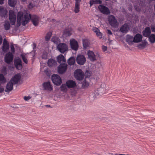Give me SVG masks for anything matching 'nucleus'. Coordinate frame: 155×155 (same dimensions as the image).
Segmentation results:
<instances>
[{"instance_id": "obj_1", "label": "nucleus", "mask_w": 155, "mask_h": 155, "mask_svg": "<svg viewBox=\"0 0 155 155\" xmlns=\"http://www.w3.org/2000/svg\"><path fill=\"white\" fill-rule=\"evenodd\" d=\"M17 18L18 26L20 25L21 22L22 25L25 26L28 22L30 19L35 26H38L39 22V18L38 16L36 15H31L27 12L24 13L21 12H18Z\"/></svg>"}, {"instance_id": "obj_2", "label": "nucleus", "mask_w": 155, "mask_h": 155, "mask_svg": "<svg viewBox=\"0 0 155 155\" xmlns=\"http://www.w3.org/2000/svg\"><path fill=\"white\" fill-rule=\"evenodd\" d=\"M108 21L110 25L113 27L117 28L118 23L115 17L113 15H110L108 16Z\"/></svg>"}, {"instance_id": "obj_3", "label": "nucleus", "mask_w": 155, "mask_h": 155, "mask_svg": "<svg viewBox=\"0 0 155 155\" xmlns=\"http://www.w3.org/2000/svg\"><path fill=\"white\" fill-rule=\"evenodd\" d=\"M74 76L75 78L78 80L81 81L83 79L84 74V72L80 69H77L74 72Z\"/></svg>"}, {"instance_id": "obj_4", "label": "nucleus", "mask_w": 155, "mask_h": 155, "mask_svg": "<svg viewBox=\"0 0 155 155\" xmlns=\"http://www.w3.org/2000/svg\"><path fill=\"white\" fill-rule=\"evenodd\" d=\"M57 48L58 50L62 54L66 53L68 51V46L64 43H59Z\"/></svg>"}, {"instance_id": "obj_5", "label": "nucleus", "mask_w": 155, "mask_h": 155, "mask_svg": "<svg viewBox=\"0 0 155 155\" xmlns=\"http://www.w3.org/2000/svg\"><path fill=\"white\" fill-rule=\"evenodd\" d=\"M51 79L53 83L56 86H59L62 83L61 78L57 74H53L51 77Z\"/></svg>"}, {"instance_id": "obj_6", "label": "nucleus", "mask_w": 155, "mask_h": 155, "mask_svg": "<svg viewBox=\"0 0 155 155\" xmlns=\"http://www.w3.org/2000/svg\"><path fill=\"white\" fill-rule=\"evenodd\" d=\"M9 19L10 23L12 25H14L15 23L16 16L14 12L12 10L9 11Z\"/></svg>"}, {"instance_id": "obj_7", "label": "nucleus", "mask_w": 155, "mask_h": 155, "mask_svg": "<svg viewBox=\"0 0 155 155\" xmlns=\"http://www.w3.org/2000/svg\"><path fill=\"white\" fill-rule=\"evenodd\" d=\"M76 62L80 65H83L86 61L85 56L82 54L78 55L76 58Z\"/></svg>"}, {"instance_id": "obj_8", "label": "nucleus", "mask_w": 155, "mask_h": 155, "mask_svg": "<svg viewBox=\"0 0 155 155\" xmlns=\"http://www.w3.org/2000/svg\"><path fill=\"white\" fill-rule=\"evenodd\" d=\"M70 43L71 49L75 51L78 49V41L74 39L73 38L70 40Z\"/></svg>"}, {"instance_id": "obj_9", "label": "nucleus", "mask_w": 155, "mask_h": 155, "mask_svg": "<svg viewBox=\"0 0 155 155\" xmlns=\"http://www.w3.org/2000/svg\"><path fill=\"white\" fill-rule=\"evenodd\" d=\"M67 68V65L65 63L60 64L58 67V71L59 74H62L64 73Z\"/></svg>"}, {"instance_id": "obj_10", "label": "nucleus", "mask_w": 155, "mask_h": 155, "mask_svg": "<svg viewBox=\"0 0 155 155\" xmlns=\"http://www.w3.org/2000/svg\"><path fill=\"white\" fill-rule=\"evenodd\" d=\"M98 8L100 12L103 14L108 15L110 13L109 9L105 6L100 5L98 6Z\"/></svg>"}, {"instance_id": "obj_11", "label": "nucleus", "mask_w": 155, "mask_h": 155, "mask_svg": "<svg viewBox=\"0 0 155 155\" xmlns=\"http://www.w3.org/2000/svg\"><path fill=\"white\" fill-rule=\"evenodd\" d=\"M13 59V55L12 53L10 51L7 53L5 57V61L8 63L10 64L11 62Z\"/></svg>"}, {"instance_id": "obj_12", "label": "nucleus", "mask_w": 155, "mask_h": 155, "mask_svg": "<svg viewBox=\"0 0 155 155\" xmlns=\"http://www.w3.org/2000/svg\"><path fill=\"white\" fill-rule=\"evenodd\" d=\"M14 64L17 69L18 70H21L22 68V62L19 58L15 60Z\"/></svg>"}, {"instance_id": "obj_13", "label": "nucleus", "mask_w": 155, "mask_h": 155, "mask_svg": "<svg viewBox=\"0 0 155 155\" xmlns=\"http://www.w3.org/2000/svg\"><path fill=\"white\" fill-rule=\"evenodd\" d=\"M9 45L8 42L6 39L4 38L3 40L2 46V50L4 52H7L9 49Z\"/></svg>"}, {"instance_id": "obj_14", "label": "nucleus", "mask_w": 155, "mask_h": 155, "mask_svg": "<svg viewBox=\"0 0 155 155\" xmlns=\"http://www.w3.org/2000/svg\"><path fill=\"white\" fill-rule=\"evenodd\" d=\"M129 28L128 24L125 23L120 27V31L123 33H126L128 31Z\"/></svg>"}, {"instance_id": "obj_15", "label": "nucleus", "mask_w": 155, "mask_h": 155, "mask_svg": "<svg viewBox=\"0 0 155 155\" xmlns=\"http://www.w3.org/2000/svg\"><path fill=\"white\" fill-rule=\"evenodd\" d=\"M87 55L89 59L91 61H94L96 60V56L92 51L89 50L87 51Z\"/></svg>"}, {"instance_id": "obj_16", "label": "nucleus", "mask_w": 155, "mask_h": 155, "mask_svg": "<svg viewBox=\"0 0 155 155\" xmlns=\"http://www.w3.org/2000/svg\"><path fill=\"white\" fill-rule=\"evenodd\" d=\"M0 16L4 18H6L7 17V10L3 7H0Z\"/></svg>"}, {"instance_id": "obj_17", "label": "nucleus", "mask_w": 155, "mask_h": 155, "mask_svg": "<svg viewBox=\"0 0 155 155\" xmlns=\"http://www.w3.org/2000/svg\"><path fill=\"white\" fill-rule=\"evenodd\" d=\"M43 86L44 89L45 90L51 91L53 90L52 85L49 81L43 83Z\"/></svg>"}, {"instance_id": "obj_18", "label": "nucleus", "mask_w": 155, "mask_h": 155, "mask_svg": "<svg viewBox=\"0 0 155 155\" xmlns=\"http://www.w3.org/2000/svg\"><path fill=\"white\" fill-rule=\"evenodd\" d=\"M21 77L19 74H17L11 79L10 81H11L14 84H17L19 81H20Z\"/></svg>"}, {"instance_id": "obj_19", "label": "nucleus", "mask_w": 155, "mask_h": 155, "mask_svg": "<svg viewBox=\"0 0 155 155\" xmlns=\"http://www.w3.org/2000/svg\"><path fill=\"white\" fill-rule=\"evenodd\" d=\"M151 33V31L150 27H147L143 31L142 34L143 36L148 37L150 35Z\"/></svg>"}, {"instance_id": "obj_20", "label": "nucleus", "mask_w": 155, "mask_h": 155, "mask_svg": "<svg viewBox=\"0 0 155 155\" xmlns=\"http://www.w3.org/2000/svg\"><path fill=\"white\" fill-rule=\"evenodd\" d=\"M105 86V84H103L101 85V87L97 89L96 91H97L98 94L102 95L106 92V90L104 88Z\"/></svg>"}, {"instance_id": "obj_21", "label": "nucleus", "mask_w": 155, "mask_h": 155, "mask_svg": "<svg viewBox=\"0 0 155 155\" xmlns=\"http://www.w3.org/2000/svg\"><path fill=\"white\" fill-rule=\"evenodd\" d=\"M142 35L139 34H137L134 37L133 41L134 43H138L142 41Z\"/></svg>"}, {"instance_id": "obj_22", "label": "nucleus", "mask_w": 155, "mask_h": 155, "mask_svg": "<svg viewBox=\"0 0 155 155\" xmlns=\"http://www.w3.org/2000/svg\"><path fill=\"white\" fill-rule=\"evenodd\" d=\"M13 83L10 81L8 82L6 86L5 91L9 92L11 91L13 89Z\"/></svg>"}, {"instance_id": "obj_23", "label": "nucleus", "mask_w": 155, "mask_h": 155, "mask_svg": "<svg viewBox=\"0 0 155 155\" xmlns=\"http://www.w3.org/2000/svg\"><path fill=\"white\" fill-rule=\"evenodd\" d=\"M66 84L67 87L69 88H72L76 86V83L72 80H69L66 81Z\"/></svg>"}, {"instance_id": "obj_24", "label": "nucleus", "mask_w": 155, "mask_h": 155, "mask_svg": "<svg viewBox=\"0 0 155 155\" xmlns=\"http://www.w3.org/2000/svg\"><path fill=\"white\" fill-rule=\"evenodd\" d=\"M57 60L58 63L61 64L65 63L66 59L64 56L61 54L59 55L57 57Z\"/></svg>"}, {"instance_id": "obj_25", "label": "nucleus", "mask_w": 155, "mask_h": 155, "mask_svg": "<svg viewBox=\"0 0 155 155\" xmlns=\"http://www.w3.org/2000/svg\"><path fill=\"white\" fill-rule=\"evenodd\" d=\"M47 64L49 67H51L56 66L57 63L55 60L51 58L48 60Z\"/></svg>"}, {"instance_id": "obj_26", "label": "nucleus", "mask_w": 155, "mask_h": 155, "mask_svg": "<svg viewBox=\"0 0 155 155\" xmlns=\"http://www.w3.org/2000/svg\"><path fill=\"white\" fill-rule=\"evenodd\" d=\"M51 41L54 44L58 45L60 43V39L57 36H53L51 39Z\"/></svg>"}, {"instance_id": "obj_27", "label": "nucleus", "mask_w": 155, "mask_h": 155, "mask_svg": "<svg viewBox=\"0 0 155 155\" xmlns=\"http://www.w3.org/2000/svg\"><path fill=\"white\" fill-rule=\"evenodd\" d=\"M147 43V41L146 40H144L141 43L138 44L137 47L140 49H143L146 47Z\"/></svg>"}, {"instance_id": "obj_28", "label": "nucleus", "mask_w": 155, "mask_h": 155, "mask_svg": "<svg viewBox=\"0 0 155 155\" xmlns=\"http://www.w3.org/2000/svg\"><path fill=\"white\" fill-rule=\"evenodd\" d=\"M133 39L134 38L132 36L129 35H127L126 41L129 45H131L132 43L134 42V41H133Z\"/></svg>"}, {"instance_id": "obj_29", "label": "nucleus", "mask_w": 155, "mask_h": 155, "mask_svg": "<svg viewBox=\"0 0 155 155\" xmlns=\"http://www.w3.org/2000/svg\"><path fill=\"white\" fill-rule=\"evenodd\" d=\"M4 29L6 31H8L10 29V22L8 20H6L5 21L4 24Z\"/></svg>"}, {"instance_id": "obj_30", "label": "nucleus", "mask_w": 155, "mask_h": 155, "mask_svg": "<svg viewBox=\"0 0 155 155\" xmlns=\"http://www.w3.org/2000/svg\"><path fill=\"white\" fill-rule=\"evenodd\" d=\"M94 31L96 33L97 36L99 37L100 39H101L102 37V34L100 31L97 28H95L93 29Z\"/></svg>"}, {"instance_id": "obj_31", "label": "nucleus", "mask_w": 155, "mask_h": 155, "mask_svg": "<svg viewBox=\"0 0 155 155\" xmlns=\"http://www.w3.org/2000/svg\"><path fill=\"white\" fill-rule=\"evenodd\" d=\"M148 37L149 41L151 43H153L155 42V35L151 34Z\"/></svg>"}, {"instance_id": "obj_32", "label": "nucleus", "mask_w": 155, "mask_h": 155, "mask_svg": "<svg viewBox=\"0 0 155 155\" xmlns=\"http://www.w3.org/2000/svg\"><path fill=\"white\" fill-rule=\"evenodd\" d=\"M71 35V31L68 29H66L64 31L63 36L64 37H67Z\"/></svg>"}, {"instance_id": "obj_33", "label": "nucleus", "mask_w": 155, "mask_h": 155, "mask_svg": "<svg viewBox=\"0 0 155 155\" xmlns=\"http://www.w3.org/2000/svg\"><path fill=\"white\" fill-rule=\"evenodd\" d=\"M75 62V59L74 57H71L68 60V63L69 65H73Z\"/></svg>"}, {"instance_id": "obj_34", "label": "nucleus", "mask_w": 155, "mask_h": 155, "mask_svg": "<svg viewBox=\"0 0 155 155\" xmlns=\"http://www.w3.org/2000/svg\"><path fill=\"white\" fill-rule=\"evenodd\" d=\"M17 2V0H8V3L9 5L12 7H14Z\"/></svg>"}, {"instance_id": "obj_35", "label": "nucleus", "mask_w": 155, "mask_h": 155, "mask_svg": "<svg viewBox=\"0 0 155 155\" xmlns=\"http://www.w3.org/2000/svg\"><path fill=\"white\" fill-rule=\"evenodd\" d=\"M52 35V32L51 31L48 32L45 37V40L46 41H48Z\"/></svg>"}, {"instance_id": "obj_36", "label": "nucleus", "mask_w": 155, "mask_h": 155, "mask_svg": "<svg viewBox=\"0 0 155 155\" xmlns=\"http://www.w3.org/2000/svg\"><path fill=\"white\" fill-rule=\"evenodd\" d=\"M80 4L75 3L74 12L75 13H78L80 11Z\"/></svg>"}, {"instance_id": "obj_37", "label": "nucleus", "mask_w": 155, "mask_h": 155, "mask_svg": "<svg viewBox=\"0 0 155 155\" xmlns=\"http://www.w3.org/2000/svg\"><path fill=\"white\" fill-rule=\"evenodd\" d=\"M82 41L83 47L84 48L87 47L88 46V40L86 39H83Z\"/></svg>"}, {"instance_id": "obj_38", "label": "nucleus", "mask_w": 155, "mask_h": 155, "mask_svg": "<svg viewBox=\"0 0 155 155\" xmlns=\"http://www.w3.org/2000/svg\"><path fill=\"white\" fill-rule=\"evenodd\" d=\"M6 81V80L4 76V75L2 74H0V81L5 83Z\"/></svg>"}, {"instance_id": "obj_39", "label": "nucleus", "mask_w": 155, "mask_h": 155, "mask_svg": "<svg viewBox=\"0 0 155 155\" xmlns=\"http://www.w3.org/2000/svg\"><path fill=\"white\" fill-rule=\"evenodd\" d=\"M21 58L23 61L26 64H27L28 63V61L27 59L26 58L25 55L23 54H21Z\"/></svg>"}, {"instance_id": "obj_40", "label": "nucleus", "mask_w": 155, "mask_h": 155, "mask_svg": "<svg viewBox=\"0 0 155 155\" xmlns=\"http://www.w3.org/2000/svg\"><path fill=\"white\" fill-rule=\"evenodd\" d=\"M1 72L4 75H5L7 74V68L5 66H3L1 70Z\"/></svg>"}, {"instance_id": "obj_41", "label": "nucleus", "mask_w": 155, "mask_h": 155, "mask_svg": "<svg viewBox=\"0 0 155 155\" xmlns=\"http://www.w3.org/2000/svg\"><path fill=\"white\" fill-rule=\"evenodd\" d=\"M89 83L86 81H84L82 83V87L83 88L87 87L89 86Z\"/></svg>"}, {"instance_id": "obj_42", "label": "nucleus", "mask_w": 155, "mask_h": 155, "mask_svg": "<svg viewBox=\"0 0 155 155\" xmlns=\"http://www.w3.org/2000/svg\"><path fill=\"white\" fill-rule=\"evenodd\" d=\"M45 74L48 76H50L51 74V71L49 69L46 68L45 70Z\"/></svg>"}, {"instance_id": "obj_43", "label": "nucleus", "mask_w": 155, "mask_h": 155, "mask_svg": "<svg viewBox=\"0 0 155 155\" xmlns=\"http://www.w3.org/2000/svg\"><path fill=\"white\" fill-rule=\"evenodd\" d=\"M67 85L65 84H62L60 87L61 91H64L67 90Z\"/></svg>"}, {"instance_id": "obj_44", "label": "nucleus", "mask_w": 155, "mask_h": 155, "mask_svg": "<svg viewBox=\"0 0 155 155\" xmlns=\"http://www.w3.org/2000/svg\"><path fill=\"white\" fill-rule=\"evenodd\" d=\"M41 58L43 59H46L47 58V54L46 52H44L41 55Z\"/></svg>"}, {"instance_id": "obj_45", "label": "nucleus", "mask_w": 155, "mask_h": 155, "mask_svg": "<svg viewBox=\"0 0 155 155\" xmlns=\"http://www.w3.org/2000/svg\"><path fill=\"white\" fill-rule=\"evenodd\" d=\"M11 51L12 54H14L15 52V48L13 45H11L10 46Z\"/></svg>"}, {"instance_id": "obj_46", "label": "nucleus", "mask_w": 155, "mask_h": 155, "mask_svg": "<svg viewBox=\"0 0 155 155\" xmlns=\"http://www.w3.org/2000/svg\"><path fill=\"white\" fill-rule=\"evenodd\" d=\"M107 33L108 34V39L109 40L110 38L109 37V35H112V32L111 31V30H110V29H107Z\"/></svg>"}, {"instance_id": "obj_47", "label": "nucleus", "mask_w": 155, "mask_h": 155, "mask_svg": "<svg viewBox=\"0 0 155 155\" xmlns=\"http://www.w3.org/2000/svg\"><path fill=\"white\" fill-rule=\"evenodd\" d=\"M90 4L91 7L92 5L95 4V0H90Z\"/></svg>"}, {"instance_id": "obj_48", "label": "nucleus", "mask_w": 155, "mask_h": 155, "mask_svg": "<svg viewBox=\"0 0 155 155\" xmlns=\"http://www.w3.org/2000/svg\"><path fill=\"white\" fill-rule=\"evenodd\" d=\"M31 98V97L29 96H25L24 97V99L26 101H28Z\"/></svg>"}, {"instance_id": "obj_49", "label": "nucleus", "mask_w": 155, "mask_h": 155, "mask_svg": "<svg viewBox=\"0 0 155 155\" xmlns=\"http://www.w3.org/2000/svg\"><path fill=\"white\" fill-rule=\"evenodd\" d=\"M151 29L152 32H155V26L154 25H151Z\"/></svg>"}, {"instance_id": "obj_50", "label": "nucleus", "mask_w": 155, "mask_h": 155, "mask_svg": "<svg viewBox=\"0 0 155 155\" xmlns=\"http://www.w3.org/2000/svg\"><path fill=\"white\" fill-rule=\"evenodd\" d=\"M4 91V88L1 86V84H0V93H2Z\"/></svg>"}, {"instance_id": "obj_51", "label": "nucleus", "mask_w": 155, "mask_h": 155, "mask_svg": "<svg viewBox=\"0 0 155 155\" xmlns=\"http://www.w3.org/2000/svg\"><path fill=\"white\" fill-rule=\"evenodd\" d=\"M95 4H101L102 2L101 0H95Z\"/></svg>"}, {"instance_id": "obj_52", "label": "nucleus", "mask_w": 155, "mask_h": 155, "mask_svg": "<svg viewBox=\"0 0 155 155\" xmlns=\"http://www.w3.org/2000/svg\"><path fill=\"white\" fill-rule=\"evenodd\" d=\"M102 49L104 52H105L107 50V47L106 46H103L102 47Z\"/></svg>"}, {"instance_id": "obj_53", "label": "nucleus", "mask_w": 155, "mask_h": 155, "mask_svg": "<svg viewBox=\"0 0 155 155\" xmlns=\"http://www.w3.org/2000/svg\"><path fill=\"white\" fill-rule=\"evenodd\" d=\"M28 7L29 8H31L33 7V4H32V3H29V5H28Z\"/></svg>"}, {"instance_id": "obj_54", "label": "nucleus", "mask_w": 155, "mask_h": 155, "mask_svg": "<svg viewBox=\"0 0 155 155\" xmlns=\"http://www.w3.org/2000/svg\"><path fill=\"white\" fill-rule=\"evenodd\" d=\"M135 9H136V11L138 12H140V8L138 7H137L136 6H135Z\"/></svg>"}, {"instance_id": "obj_55", "label": "nucleus", "mask_w": 155, "mask_h": 155, "mask_svg": "<svg viewBox=\"0 0 155 155\" xmlns=\"http://www.w3.org/2000/svg\"><path fill=\"white\" fill-rule=\"evenodd\" d=\"M32 46L33 48V50H34V49L35 48H36V44L35 43H33V44L32 45Z\"/></svg>"}, {"instance_id": "obj_56", "label": "nucleus", "mask_w": 155, "mask_h": 155, "mask_svg": "<svg viewBox=\"0 0 155 155\" xmlns=\"http://www.w3.org/2000/svg\"><path fill=\"white\" fill-rule=\"evenodd\" d=\"M81 1V0H75V3L76 4H80V2Z\"/></svg>"}, {"instance_id": "obj_57", "label": "nucleus", "mask_w": 155, "mask_h": 155, "mask_svg": "<svg viewBox=\"0 0 155 155\" xmlns=\"http://www.w3.org/2000/svg\"><path fill=\"white\" fill-rule=\"evenodd\" d=\"M4 0H0V4L2 5L4 3Z\"/></svg>"}, {"instance_id": "obj_58", "label": "nucleus", "mask_w": 155, "mask_h": 155, "mask_svg": "<svg viewBox=\"0 0 155 155\" xmlns=\"http://www.w3.org/2000/svg\"><path fill=\"white\" fill-rule=\"evenodd\" d=\"M2 41V38L0 36V45L1 44Z\"/></svg>"}, {"instance_id": "obj_59", "label": "nucleus", "mask_w": 155, "mask_h": 155, "mask_svg": "<svg viewBox=\"0 0 155 155\" xmlns=\"http://www.w3.org/2000/svg\"><path fill=\"white\" fill-rule=\"evenodd\" d=\"M45 106L46 107H51V108H52V107L50 105H45Z\"/></svg>"}, {"instance_id": "obj_60", "label": "nucleus", "mask_w": 155, "mask_h": 155, "mask_svg": "<svg viewBox=\"0 0 155 155\" xmlns=\"http://www.w3.org/2000/svg\"><path fill=\"white\" fill-rule=\"evenodd\" d=\"M149 3L155 1V0H148Z\"/></svg>"}, {"instance_id": "obj_61", "label": "nucleus", "mask_w": 155, "mask_h": 155, "mask_svg": "<svg viewBox=\"0 0 155 155\" xmlns=\"http://www.w3.org/2000/svg\"><path fill=\"white\" fill-rule=\"evenodd\" d=\"M115 155H126L124 154H122L116 153L115 154Z\"/></svg>"}, {"instance_id": "obj_62", "label": "nucleus", "mask_w": 155, "mask_h": 155, "mask_svg": "<svg viewBox=\"0 0 155 155\" xmlns=\"http://www.w3.org/2000/svg\"><path fill=\"white\" fill-rule=\"evenodd\" d=\"M154 12H155V4H154Z\"/></svg>"}, {"instance_id": "obj_63", "label": "nucleus", "mask_w": 155, "mask_h": 155, "mask_svg": "<svg viewBox=\"0 0 155 155\" xmlns=\"http://www.w3.org/2000/svg\"><path fill=\"white\" fill-rule=\"evenodd\" d=\"M22 2H25L27 0H21Z\"/></svg>"}]
</instances>
